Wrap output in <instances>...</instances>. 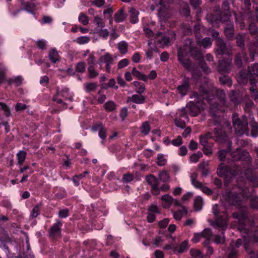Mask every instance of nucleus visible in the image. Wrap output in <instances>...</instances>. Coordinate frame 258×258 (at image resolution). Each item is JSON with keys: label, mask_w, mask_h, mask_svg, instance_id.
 <instances>
[{"label": "nucleus", "mask_w": 258, "mask_h": 258, "mask_svg": "<svg viewBox=\"0 0 258 258\" xmlns=\"http://www.w3.org/2000/svg\"><path fill=\"white\" fill-rule=\"evenodd\" d=\"M181 48L184 51L185 54H189L195 60L199 61L204 58V55L200 49L190 38L185 40L183 47Z\"/></svg>", "instance_id": "obj_1"}, {"label": "nucleus", "mask_w": 258, "mask_h": 258, "mask_svg": "<svg viewBox=\"0 0 258 258\" xmlns=\"http://www.w3.org/2000/svg\"><path fill=\"white\" fill-rule=\"evenodd\" d=\"M232 159L228 161V164L231 168L236 169L234 172L235 174H238L240 170V166L242 165V150L240 148H237L235 151L231 153Z\"/></svg>", "instance_id": "obj_2"}, {"label": "nucleus", "mask_w": 258, "mask_h": 258, "mask_svg": "<svg viewBox=\"0 0 258 258\" xmlns=\"http://www.w3.org/2000/svg\"><path fill=\"white\" fill-rule=\"evenodd\" d=\"M219 111L220 109L218 103L216 102H214V103L212 102L210 103L209 113L212 118L208 120L209 126L216 125L220 123L221 119L220 116L218 115Z\"/></svg>", "instance_id": "obj_3"}, {"label": "nucleus", "mask_w": 258, "mask_h": 258, "mask_svg": "<svg viewBox=\"0 0 258 258\" xmlns=\"http://www.w3.org/2000/svg\"><path fill=\"white\" fill-rule=\"evenodd\" d=\"M199 91L203 99H207L209 101V104L212 102H216L213 100L214 98L213 93H212L211 87L207 83V82L203 83L200 86Z\"/></svg>", "instance_id": "obj_4"}, {"label": "nucleus", "mask_w": 258, "mask_h": 258, "mask_svg": "<svg viewBox=\"0 0 258 258\" xmlns=\"http://www.w3.org/2000/svg\"><path fill=\"white\" fill-rule=\"evenodd\" d=\"M230 166H225L223 163H221L217 169V174L219 176H225L224 184L227 185L230 182L232 178L230 172Z\"/></svg>", "instance_id": "obj_5"}, {"label": "nucleus", "mask_w": 258, "mask_h": 258, "mask_svg": "<svg viewBox=\"0 0 258 258\" xmlns=\"http://www.w3.org/2000/svg\"><path fill=\"white\" fill-rule=\"evenodd\" d=\"M186 54H185L184 51H183L181 48L178 49V60L184 68L189 71L191 70V61L189 58H185L184 56Z\"/></svg>", "instance_id": "obj_6"}, {"label": "nucleus", "mask_w": 258, "mask_h": 258, "mask_svg": "<svg viewBox=\"0 0 258 258\" xmlns=\"http://www.w3.org/2000/svg\"><path fill=\"white\" fill-rule=\"evenodd\" d=\"M227 200L232 205L239 209L242 205V200L240 195H238L236 192H230L228 194Z\"/></svg>", "instance_id": "obj_7"}, {"label": "nucleus", "mask_w": 258, "mask_h": 258, "mask_svg": "<svg viewBox=\"0 0 258 258\" xmlns=\"http://www.w3.org/2000/svg\"><path fill=\"white\" fill-rule=\"evenodd\" d=\"M241 244L242 240L240 238L238 239L235 243L233 240L230 242L228 248L229 258H237L238 252L237 248H239Z\"/></svg>", "instance_id": "obj_8"}, {"label": "nucleus", "mask_w": 258, "mask_h": 258, "mask_svg": "<svg viewBox=\"0 0 258 258\" xmlns=\"http://www.w3.org/2000/svg\"><path fill=\"white\" fill-rule=\"evenodd\" d=\"M232 118L235 133L237 136H240L242 135V121L237 113H233Z\"/></svg>", "instance_id": "obj_9"}, {"label": "nucleus", "mask_w": 258, "mask_h": 258, "mask_svg": "<svg viewBox=\"0 0 258 258\" xmlns=\"http://www.w3.org/2000/svg\"><path fill=\"white\" fill-rule=\"evenodd\" d=\"M215 136L214 140L218 143H224L227 140L226 133L222 129L215 128L214 130Z\"/></svg>", "instance_id": "obj_10"}, {"label": "nucleus", "mask_w": 258, "mask_h": 258, "mask_svg": "<svg viewBox=\"0 0 258 258\" xmlns=\"http://www.w3.org/2000/svg\"><path fill=\"white\" fill-rule=\"evenodd\" d=\"M62 223L57 221L49 229V235L54 238H57L61 236Z\"/></svg>", "instance_id": "obj_11"}, {"label": "nucleus", "mask_w": 258, "mask_h": 258, "mask_svg": "<svg viewBox=\"0 0 258 258\" xmlns=\"http://www.w3.org/2000/svg\"><path fill=\"white\" fill-rule=\"evenodd\" d=\"M211 225L216 229H221L222 231H225L227 228V221L225 218L220 217L213 222Z\"/></svg>", "instance_id": "obj_12"}, {"label": "nucleus", "mask_w": 258, "mask_h": 258, "mask_svg": "<svg viewBox=\"0 0 258 258\" xmlns=\"http://www.w3.org/2000/svg\"><path fill=\"white\" fill-rule=\"evenodd\" d=\"M216 55H222L227 50V47L224 40L221 38H218L216 40Z\"/></svg>", "instance_id": "obj_13"}, {"label": "nucleus", "mask_w": 258, "mask_h": 258, "mask_svg": "<svg viewBox=\"0 0 258 258\" xmlns=\"http://www.w3.org/2000/svg\"><path fill=\"white\" fill-rule=\"evenodd\" d=\"M189 88V81L188 78H184L182 81L180 85H179L177 90L178 92L182 96H183L187 94V91Z\"/></svg>", "instance_id": "obj_14"}, {"label": "nucleus", "mask_w": 258, "mask_h": 258, "mask_svg": "<svg viewBox=\"0 0 258 258\" xmlns=\"http://www.w3.org/2000/svg\"><path fill=\"white\" fill-rule=\"evenodd\" d=\"M231 67L230 62L225 59H222L219 61L218 66V71L221 75L229 73Z\"/></svg>", "instance_id": "obj_15"}, {"label": "nucleus", "mask_w": 258, "mask_h": 258, "mask_svg": "<svg viewBox=\"0 0 258 258\" xmlns=\"http://www.w3.org/2000/svg\"><path fill=\"white\" fill-rule=\"evenodd\" d=\"M230 101L235 105H237L240 103L241 94L239 90H232L229 94Z\"/></svg>", "instance_id": "obj_16"}, {"label": "nucleus", "mask_w": 258, "mask_h": 258, "mask_svg": "<svg viewBox=\"0 0 258 258\" xmlns=\"http://www.w3.org/2000/svg\"><path fill=\"white\" fill-rule=\"evenodd\" d=\"M202 245L206 249V253L204 255L205 258H209L214 253V248L210 244V241L206 239L203 243Z\"/></svg>", "instance_id": "obj_17"}, {"label": "nucleus", "mask_w": 258, "mask_h": 258, "mask_svg": "<svg viewBox=\"0 0 258 258\" xmlns=\"http://www.w3.org/2000/svg\"><path fill=\"white\" fill-rule=\"evenodd\" d=\"M145 179L151 187H154V186H159V185L158 179L153 174H150L146 176Z\"/></svg>", "instance_id": "obj_18"}, {"label": "nucleus", "mask_w": 258, "mask_h": 258, "mask_svg": "<svg viewBox=\"0 0 258 258\" xmlns=\"http://www.w3.org/2000/svg\"><path fill=\"white\" fill-rule=\"evenodd\" d=\"M126 17L123 9H120L114 14V21L117 23L122 22L125 19Z\"/></svg>", "instance_id": "obj_19"}, {"label": "nucleus", "mask_w": 258, "mask_h": 258, "mask_svg": "<svg viewBox=\"0 0 258 258\" xmlns=\"http://www.w3.org/2000/svg\"><path fill=\"white\" fill-rule=\"evenodd\" d=\"M208 162L203 161L198 166V168L201 171L202 175L203 176H207L209 174V169L208 168Z\"/></svg>", "instance_id": "obj_20"}, {"label": "nucleus", "mask_w": 258, "mask_h": 258, "mask_svg": "<svg viewBox=\"0 0 258 258\" xmlns=\"http://www.w3.org/2000/svg\"><path fill=\"white\" fill-rule=\"evenodd\" d=\"M130 22L133 24H135L138 21V15L139 12L134 8H131L130 9Z\"/></svg>", "instance_id": "obj_21"}, {"label": "nucleus", "mask_w": 258, "mask_h": 258, "mask_svg": "<svg viewBox=\"0 0 258 258\" xmlns=\"http://www.w3.org/2000/svg\"><path fill=\"white\" fill-rule=\"evenodd\" d=\"M113 59L110 54L108 53H105L104 55L101 56L99 59V63L101 65L102 63H112Z\"/></svg>", "instance_id": "obj_22"}, {"label": "nucleus", "mask_w": 258, "mask_h": 258, "mask_svg": "<svg viewBox=\"0 0 258 258\" xmlns=\"http://www.w3.org/2000/svg\"><path fill=\"white\" fill-rule=\"evenodd\" d=\"M145 97L143 95H133L131 97H128L127 101H131L137 104H142L145 102Z\"/></svg>", "instance_id": "obj_23"}, {"label": "nucleus", "mask_w": 258, "mask_h": 258, "mask_svg": "<svg viewBox=\"0 0 258 258\" xmlns=\"http://www.w3.org/2000/svg\"><path fill=\"white\" fill-rule=\"evenodd\" d=\"M213 242L217 244L224 243L225 242V231H222L220 235H215L214 236Z\"/></svg>", "instance_id": "obj_24"}, {"label": "nucleus", "mask_w": 258, "mask_h": 258, "mask_svg": "<svg viewBox=\"0 0 258 258\" xmlns=\"http://www.w3.org/2000/svg\"><path fill=\"white\" fill-rule=\"evenodd\" d=\"M232 217L235 219H237L238 222V225L237 227L239 231H242V210H240V212H233L232 213Z\"/></svg>", "instance_id": "obj_25"}, {"label": "nucleus", "mask_w": 258, "mask_h": 258, "mask_svg": "<svg viewBox=\"0 0 258 258\" xmlns=\"http://www.w3.org/2000/svg\"><path fill=\"white\" fill-rule=\"evenodd\" d=\"M49 59L53 63L59 60V56L55 49H52L49 53Z\"/></svg>", "instance_id": "obj_26"}, {"label": "nucleus", "mask_w": 258, "mask_h": 258, "mask_svg": "<svg viewBox=\"0 0 258 258\" xmlns=\"http://www.w3.org/2000/svg\"><path fill=\"white\" fill-rule=\"evenodd\" d=\"M203 204V201L202 198L200 196L196 197L194 203L195 210L197 211L201 210L202 208Z\"/></svg>", "instance_id": "obj_27"}, {"label": "nucleus", "mask_w": 258, "mask_h": 258, "mask_svg": "<svg viewBox=\"0 0 258 258\" xmlns=\"http://www.w3.org/2000/svg\"><path fill=\"white\" fill-rule=\"evenodd\" d=\"M94 33L104 38H107L109 35V32L107 29H102V28H95L94 29Z\"/></svg>", "instance_id": "obj_28"}, {"label": "nucleus", "mask_w": 258, "mask_h": 258, "mask_svg": "<svg viewBox=\"0 0 258 258\" xmlns=\"http://www.w3.org/2000/svg\"><path fill=\"white\" fill-rule=\"evenodd\" d=\"M249 75L252 77L258 76V63H253L249 67Z\"/></svg>", "instance_id": "obj_29"}, {"label": "nucleus", "mask_w": 258, "mask_h": 258, "mask_svg": "<svg viewBox=\"0 0 258 258\" xmlns=\"http://www.w3.org/2000/svg\"><path fill=\"white\" fill-rule=\"evenodd\" d=\"M219 80L221 84L223 85H226L229 87H230L232 85V81L231 79L226 76H221L219 77Z\"/></svg>", "instance_id": "obj_30"}, {"label": "nucleus", "mask_w": 258, "mask_h": 258, "mask_svg": "<svg viewBox=\"0 0 258 258\" xmlns=\"http://www.w3.org/2000/svg\"><path fill=\"white\" fill-rule=\"evenodd\" d=\"M183 211L178 210L174 213V218L176 220H180L183 216V213L186 214L187 213V210L184 206L182 207Z\"/></svg>", "instance_id": "obj_31"}, {"label": "nucleus", "mask_w": 258, "mask_h": 258, "mask_svg": "<svg viewBox=\"0 0 258 258\" xmlns=\"http://www.w3.org/2000/svg\"><path fill=\"white\" fill-rule=\"evenodd\" d=\"M159 179L163 182H168L170 180V176L168 172L165 170L162 171L159 173Z\"/></svg>", "instance_id": "obj_32"}, {"label": "nucleus", "mask_w": 258, "mask_h": 258, "mask_svg": "<svg viewBox=\"0 0 258 258\" xmlns=\"http://www.w3.org/2000/svg\"><path fill=\"white\" fill-rule=\"evenodd\" d=\"M199 64L200 67L202 69L205 73L209 74L211 72V69L208 66L207 64L203 59V58L200 60H199Z\"/></svg>", "instance_id": "obj_33"}, {"label": "nucleus", "mask_w": 258, "mask_h": 258, "mask_svg": "<svg viewBox=\"0 0 258 258\" xmlns=\"http://www.w3.org/2000/svg\"><path fill=\"white\" fill-rule=\"evenodd\" d=\"M188 248V241L184 240L181 242V243L179 245V247L177 246V251L176 252H178L180 253L184 252L186 251Z\"/></svg>", "instance_id": "obj_34"}, {"label": "nucleus", "mask_w": 258, "mask_h": 258, "mask_svg": "<svg viewBox=\"0 0 258 258\" xmlns=\"http://www.w3.org/2000/svg\"><path fill=\"white\" fill-rule=\"evenodd\" d=\"M234 63L237 68L242 67V55L241 53H237L234 58Z\"/></svg>", "instance_id": "obj_35"}, {"label": "nucleus", "mask_w": 258, "mask_h": 258, "mask_svg": "<svg viewBox=\"0 0 258 258\" xmlns=\"http://www.w3.org/2000/svg\"><path fill=\"white\" fill-rule=\"evenodd\" d=\"M128 44L125 41H121L118 44V48L121 54H125L127 51Z\"/></svg>", "instance_id": "obj_36"}, {"label": "nucleus", "mask_w": 258, "mask_h": 258, "mask_svg": "<svg viewBox=\"0 0 258 258\" xmlns=\"http://www.w3.org/2000/svg\"><path fill=\"white\" fill-rule=\"evenodd\" d=\"M134 85L136 87V91L137 93L142 94L144 92L145 90V87L144 84L140 82L135 81L134 82Z\"/></svg>", "instance_id": "obj_37"}, {"label": "nucleus", "mask_w": 258, "mask_h": 258, "mask_svg": "<svg viewBox=\"0 0 258 258\" xmlns=\"http://www.w3.org/2000/svg\"><path fill=\"white\" fill-rule=\"evenodd\" d=\"M230 150H231V146L229 144L227 149H226V150L223 149V150H221L219 151V156H218L219 159L222 161H224L225 159L227 153L228 152H230Z\"/></svg>", "instance_id": "obj_38"}, {"label": "nucleus", "mask_w": 258, "mask_h": 258, "mask_svg": "<svg viewBox=\"0 0 258 258\" xmlns=\"http://www.w3.org/2000/svg\"><path fill=\"white\" fill-rule=\"evenodd\" d=\"M104 106L107 111H113L116 109V105L115 103L112 101H109L105 103Z\"/></svg>", "instance_id": "obj_39"}, {"label": "nucleus", "mask_w": 258, "mask_h": 258, "mask_svg": "<svg viewBox=\"0 0 258 258\" xmlns=\"http://www.w3.org/2000/svg\"><path fill=\"white\" fill-rule=\"evenodd\" d=\"M216 94L217 97L219 99V100L221 101V103L224 105L225 104V93L224 91L222 90L218 89L216 90Z\"/></svg>", "instance_id": "obj_40"}, {"label": "nucleus", "mask_w": 258, "mask_h": 258, "mask_svg": "<svg viewBox=\"0 0 258 258\" xmlns=\"http://www.w3.org/2000/svg\"><path fill=\"white\" fill-rule=\"evenodd\" d=\"M150 131V126L148 121L144 122L141 127V132L145 135H147Z\"/></svg>", "instance_id": "obj_41"}, {"label": "nucleus", "mask_w": 258, "mask_h": 258, "mask_svg": "<svg viewBox=\"0 0 258 258\" xmlns=\"http://www.w3.org/2000/svg\"><path fill=\"white\" fill-rule=\"evenodd\" d=\"M26 156V153L24 151H21L17 154L18 157V163L20 165H22V164L24 162Z\"/></svg>", "instance_id": "obj_42"}, {"label": "nucleus", "mask_w": 258, "mask_h": 258, "mask_svg": "<svg viewBox=\"0 0 258 258\" xmlns=\"http://www.w3.org/2000/svg\"><path fill=\"white\" fill-rule=\"evenodd\" d=\"M94 23L97 25L96 28H103L105 26V24L103 22L102 19L97 16L94 17Z\"/></svg>", "instance_id": "obj_43"}, {"label": "nucleus", "mask_w": 258, "mask_h": 258, "mask_svg": "<svg viewBox=\"0 0 258 258\" xmlns=\"http://www.w3.org/2000/svg\"><path fill=\"white\" fill-rule=\"evenodd\" d=\"M201 235L202 237L205 238L206 239L210 240V237L213 236V233L210 229L206 228L202 231Z\"/></svg>", "instance_id": "obj_44"}, {"label": "nucleus", "mask_w": 258, "mask_h": 258, "mask_svg": "<svg viewBox=\"0 0 258 258\" xmlns=\"http://www.w3.org/2000/svg\"><path fill=\"white\" fill-rule=\"evenodd\" d=\"M190 254L193 257L199 256L201 258H205L203 253L199 249L191 248L190 250Z\"/></svg>", "instance_id": "obj_45"}, {"label": "nucleus", "mask_w": 258, "mask_h": 258, "mask_svg": "<svg viewBox=\"0 0 258 258\" xmlns=\"http://www.w3.org/2000/svg\"><path fill=\"white\" fill-rule=\"evenodd\" d=\"M203 156L202 152L199 151L197 153L193 154L191 155L189 159L191 162L196 163L199 161V159L201 158Z\"/></svg>", "instance_id": "obj_46"}, {"label": "nucleus", "mask_w": 258, "mask_h": 258, "mask_svg": "<svg viewBox=\"0 0 258 258\" xmlns=\"http://www.w3.org/2000/svg\"><path fill=\"white\" fill-rule=\"evenodd\" d=\"M157 164L158 165L162 166L166 164V160L164 158L163 154H159L157 158Z\"/></svg>", "instance_id": "obj_47"}, {"label": "nucleus", "mask_w": 258, "mask_h": 258, "mask_svg": "<svg viewBox=\"0 0 258 258\" xmlns=\"http://www.w3.org/2000/svg\"><path fill=\"white\" fill-rule=\"evenodd\" d=\"M161 199L163 201H165L168 204V205L167 206H164V207L165 208H168L169 206L171 204H172L174 201V199L171 196H169V195H163Z\"/></svg>", "instance_id": "obj_48"}, {"label": "nucleus", "mask_w": 258, "mask_h": 258, "mask_svg": "<svg viewBox=\"0 0 258 258\" xmlns=\"http://www.w3.org/2000/svg\"><path fill=\"white\" fill-rule=\"evenodd\" d=\"M222 9L224 11V13L227 17L230 16V15L229 12V3L228 1H225L223 2L222 6Z\"/></svg>", "instance_id": "obj_49"}, {"label": "nucleus", "mask_w": 258, "mask_h": 258, "mask_svg": "<svg viewBox=\"0 0 258 258\" xmlns=\"http://www.w3.org/2000/svg\"><path fill=\"white\" fill-rule=\"evenodd\" d=\"M224 33L226 37L230 39L233 36V29L232 27H228L224 29Z\"/></svg>", "instance_id": "obj_50"}, {"label": "nucleus", "mask_w": 258, "mask_h": 258, "mask_svg": "<svg viewBox=\"0 0 258 258\" xmlns=\"http://www.w3.org/2000/svg\"><path fill=\"white\" fill-rule=\"evenodd\" d=\"M134 179V176L132 174L127 173L123 175L122 181L123 183H128L132 181Z\"/></svg>", "instance_id": "obj_51"}, {"label": "nucleus", "mask_w": 258, "mask_h": 258, "mask_svg": "<svg viewBox=\"0 0 258 258\" xmlns=\"http://www.w3.org/2000/svg\"><path fill=\"white\" fill-rule=\"evenodd\" d=\"M251 136L256 137L258 135V124L256 122H253L251 124Z\"/></svg>", "instance_id": "obj_52"}, {"label": "nucleus", "mask_w": 258, "mask_h": 258, "mask_svg": "<svg viewBox=\"0 0 258 258\" xmlns=\"http://www.w3.org/2000/svg\"><path fill=\"white\" fill-rule=\"evenodd\" d=\"M79 21L81 22L84 25H86L88 24L89 21L88 17L84 14L81 13L79 18Z\"/></svg>", "instance_id": "obj_53"}, {"label": "nucleus", "mask_w": 258, "mask_h": 258, "mask_svg": "<svg viewBox=\"0 0 258 258\" xmlns=\"http://www.w3.org/2000/svg\"><path fill=\"white\" fill-rule=\"evenodd\" d=\"M1 108L4 110L6 116H9L11 115V112L8 106L4 103L0 102Z\"/></svg>", "instance_id": "obj_54"}, {"label": "nucleus", "mask_w": 258, "mask_h": 258, "mask_svg": "<svg viewBox=\"0 0 258 258\" xmlns=\"http://www.w3.org/2000/svg\"><path fill=\"white\" fill-rule=\"evenodd\" d=\"M90 40V37L88 36H81L77 38V42L79 44H82L88 43Z\"/></svg>", "instance_id": "obj_55"}, {"label": "nucleus", "mask_w": 258, "mask_h": 258, "mask_svg": "<svg viewBox=\"0 0 258 258\" xmlns=\"http://www.w3.org/2000/svg\"><path fill=\"white\" fill-rule=\"evenodd\" d=\"M213 145V144H210V145L203 147V151L204 153L207 155L210 156L212 154V149L211 148L212 146Z\"/></svg>", "instance_id": "obj_56"}, {"label": "nucleus", "mask_w": 258, "mask_h": 258, "mask_svg": "<svg viewBox=\"0 0 258 258\" xmlns=\"http://www.w3.org/2000/svg\"><path fill=\"white\" fill-rule=\"evenodd\" d=\"M88 70L90 78H95L98 75V73L95 70L93 66H90L88 68Z\"/></svg>", "instance_id": "obj_57"}, {"label": "nucleus", "mask_w": 258, "mask_h": 258, "mask_svg": "<svg viewBox=\"0 0 258 258\" xmlns=\"http://www.w3.org/2000/svg\"><path fill=\"white\" fill-rule=\"evenodd\" d=\"M202 45L204 48H207L212 45V41L211 38L209 37H206L202 41Z\"/></svg>", "instance_id": "obj_58"}, {"label": "nucleus", "mask_w": 258, "mask_h": 258, "mask_svg": "<svg viewBox=\"0 0 258 258\" xmlns=\"http://www.w3.org/2000/svg\"><path fill=\"white\" fill-rule=\"evenodd\" d=\"M76 71L79 73H83L85 71V65L83 62H80L77 63L76 67Z\"/></svg>", "instance_id": "obj_59"}, {"label": "nucleus", "mask_w": 258, "mask_h": 258, "mask_svg": "<svg viewBox=\"0 0 258 258\" xmlns=\"http://www.w3.org/2000/svg\"><path fill=\"white\" fill-rule=\"evenodd\" d=\"M250 92L251 97L254 100H256L258 98V93L257 89L255 88L253 86H252L250 88Z\"/></svg>", "instance_id": "obj_60"}, {"label": "nucleus", "mask_w": 258, "mask_h": 258, "mask_svg": "<svg viewBox=\"0 0 258 258\" xmlns=\"http://www.w3.org/2000/svg\"><path fill=\"white\" fill-rule=\"evenodd\" d=\"M174 122L176 126L181 128H184L186 126L185 122L180 119H175Z\"/></svg>", "instance_id": "obj_61"}, {"label": "nucleus", "mask_w": 258, "mask_h": 258, "mask_svg": "<svg viewBox=\"0 0 258 258\" xmlns=\"http://www.w3.org/2000/svg\"><path fill=\"white\" fill-rule=\"evenodd\" d=\"M97 85L95 83H87L86 84L85 88L86 90L89 92L96 89Z\"/></svg>", "instance_id": "obj_62"}, {"label": "nucleus", "mask_w": 258, "mask_h": 258, "mask_svg": "<svg viewBox=\"0 0 258 258\" xmlns=\"http://www.w3.org/2000/svg\"><path fill=\"white\" fill-rule=\"evenodd\" d=\"M128 64V60L126 58L121 60L118 63V69H122Z\"/></svg>", "instance_id": "obj_63"}, {"label": "nucleus", "mask_w": 258, "mask_h": 258, "mask_svg": "<svg viewBox=\"0 0 258 258\" xmlns=\"http://www.w3.org/2000/svg\"><path fill=\"white\" fill-rule=\"evenodd\" d=\"M35 8V5L33 3H27L26 4L25 10L29 12L33 13Z\"/></svg>", "instance_id": "obj_64"}]
</instances>
